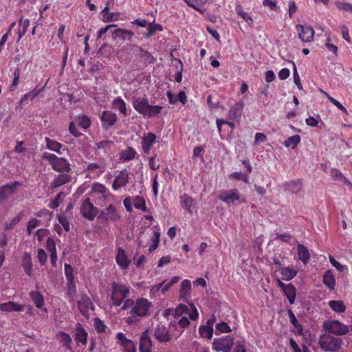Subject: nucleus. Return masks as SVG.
Returning <instances> with one entry per match:
<instances>
[{
  "label": "nucleus",
  "mask_w": 352,
  "mask_h": 352,
  "mask_svg": "<svg viewBox=\"0 0 352 352\" xmlns=\"http://www.w3.org/2000/svg\"><path fill=\"white\" fill-rule=\"evenodd\" d=\"M280 272L283 280H289L296 276L298 272L293 267H285L280 268Z\"/></svg>",
  "instance_id": "c9c22d12"
},
{
  "label": "nucleus",
  "mask_w": 352,
  "mask_h": 352,
  "mask_svg": "<svg viewBox=\"0 0 352 352\" xmlns=\"http://www.w3.org/2000/svg\"><path fill=\"white\" fill-rule=\"evenodd\" d=\"M65 193L63 192H59L56 196V197L54 198V200H52L50 204H49V207L50 208H52V209H55L56 208H58L60 205V204L63 201V199L65 198Z\"/></svg>",
  "instance_id": "4d7b16f0"
},
{
  "label": "nucleus",
  "mask_w": 352,
  "mask_h": 352,
  "mask_svg": "<svg viewBox=\"0 0 352 352\" xmlns=\"http://www.w3.org/2000/svg\"><path fill=\"white\" fill-rule=\"evenodd\" d=\"M80 213L85 219L93 221L98 214V209L91 202L90 198L87 197L82 202Z\"/></svg>",
  "instance_id": "9d476101"
},
{
  "label": "nucleus",
  "mask_w": 352,
  "mask_h": 352,
  "mask_svg": "<svg viewBox=\"0 0 352 352\" xmlns=\"http://www.w3.org/2000/svg\"><path fill=\"white\" fill-rule=\"evenodd\" d=\"M116 260L118 265L122 269H126L131 263L130 259L126 256L125 250L122 248L117 249Z\"/></svg>",
  "instance_id": "5701e85b"
},
{
  "label": "nucleus",
  "mask_w": 352,
  "mask_h": 352,
  "mask_svg": "<svg viewBox=\"0 0 352 352\" xmlns=\"http://www.w3.org/2000/svg\"><path fill=\"white\" fill-rule=\"evenodd\" d=\"M328 304L333 311L339 314L344 312L346 308L343 301L339 300H330Z\"/></svg>",
  "instance_id": "a19ab883"
},
{
  "label": "nucleus",
  "mask_w": 352,
  "mask_h": 352,
  "mask_svg": "<svg viewBox=\"0 0 352 352\" xmlns=\"http://www.w3.org/2000/svg\"><path fill=\"white\" fill-rule=\"evenodd\" d=\"M64 271L67 280H74V269L70 264L65 263Z\"/></svg>",
  "instance_id": "052dcab7"
},
{
  "label": "nucleus",
  "mask_w": 352,
  "mask_h": 352,
  "mask_svg": "<svg viewBox=\"0 0 352 352\" xmlns=\"http://www.w3.org/2000/svg\"><path fill=\"white\" fill-rule=\"evenodd\" d=\"M139 52H140L141 58L148 64L153 63L155 61V58L148 51L144 50L142 47H139Z\"/></svg>",
  "instance_id": "3c124183"
},
{
  "label": "nucleus",
  "mask_w": 352,
  "mask_h": 352,
  "mask_svg": "<svg viewBox=\"0 0 352 352\" xmlns=\"http://www.w3.org/2000/svg\"><path fill=\"white\" fill-rule=\"evenodd\" d=\"M191 293V282L188 280H184L181 283L179 289V298L184 302H187Z\"/></svg>",
  "instance_id": "a878e982"
},
{
  "label": "nucleus",
  "mask_w": 352,
  "mask_h": 352,
  "mask_svg": "<svg viewBox=\"0 0 352 352\" xmlns=\"http://www.w3.org/2000/svg\"><path fill=\"white\" fill-rule=\"evenodd\" d=\"M216 316L212 314V316L207 320L206 324L201 325L199 327L198 331L201 338L211 339L213 336L214 329L213 326L216 322Z\"/></svg>",
  "instance_id": "ddd939ff"
},
{
  "label": "nucleus",
  "mask_w": 352,
  "mask_h": 352,
  "mask_svg": "<svg viewBox=\"0 0 352 352\" xmlns=\"http://www.w3.org/2000/svg\"><path fill=\"white\" fill-rule=\"evenodd\" d=\"M24 213L23 211L19 212L14 217L8 219L4 223L5 230H12L16 224H18L22 219Z\"/></svg>",
  "instance_id": "58836bf2"
},
{
  "label": "nucleus",
  "mask_w": 352,
  "mask_h": 352,
  "mask_svg": "<svg viewBox=\"0 0 352 352\" xmlns=\"http://www.w3.org/2000/svg\"><path fill=\"white\" fill-rule=\"evenodd\" d=\"M215 328L216 334L229 333L232 331L230 327L225 322L217 323L215 326Z\"/></svg>",
  "instance_id": "13d9d810"
},
{
  "label": "nucleus",
  "mask_w": 352,
  "mask_h": 352,
  "mask_svg": "<svg viewBox=\"0 0 352 352\" xmlns=\"http://www.w3.org/2000/svg\"><path fill=\"white\" fill-rule=\"evenodd\" d=\"M88 334L85 329L82 327L80 324H78L76 327L75 328L74 333V339L76 342V344L79 345L81 344L82 345H86L87 342Z\"/></svg>",
  "instance_id": "4be33fe9"
},
{
  "label": "nucleus",
  "mask_w": 352,
  "mask_h": 352,
  "mask_svg": "<svg viewBox=\"0 0 352 352\" xmlns=\"http://www.w3.org/2000/svg\"><path fill=\"white\" fill-rule=\"evenodd\" d=\"M86 170L93 174L94 177H99L104 172L105 164L103 162L90 163L87 165Z\"/></svg>",
  "instance_id": "c85d7f7f"
},
{
  "label": "nucleus",
  "mask_w": 352,
  "mask_h": 352,
  "mask_svg": "<svg viewBox=\"0 0 352 352\" xmlns=\"http://www.w3.org/2000/svg\"><path fill=\"white\" fill-rule=\"evenodd\" d=\"M92 201L98 206H103L106 203L113 201L114 195L102 184L95 182L89 192Z\"/></svg>",
  "instance_id": "7ed1b4c3"
},
{
  "label": "nucleus",
  "mask_w": 352,
  "mask_h": 352,
  "mask_svg": "<svg viewBox=\"0 0 352 352\" xmlns=\"http://www.w3.org/2000/svg\"><path fill=\"white\" fill-rule=\"evenodd\" d=\"M219 199L228 205L234 204L236 201L241 203L245 202L244 197L241 196L239 191L236 188L220 191Z\"/></svg>",
  "instance_id": "0eeeda50"
},
{
  "label": "nucleus",
  "mask_w": 352,
  "mask_h": 352,
  "mask_svg": "<svg viewBox=\"0 0 352 352\" xmlns=\"http://www.w3.org/2000/svg\"><path fill=\"white\" fill-rule=\"evenodd\" d=\"M67 294L70 297H74L76 294V284L74 283V280H67Z\"/></svg>",
  "instance_id": "e2e57ef3"
},
{
  "label": "nucleus",
  "mask_w": 352,
  "mask_h": 352,
  "mask_svg": "<svg viewBox=\"0 0 352 352\" xmlns=\"http://www.w3.org/2000/svg\"><path fill=\"white\" fill-rule=\"evenodd\" d=\"M43 91V89H34L30 92L25 94L23 95V96L21 98L20 102L21 103H27L29 100L32 101L33 100L41 91Z\"/></svg>",
  "instance_id": "c03bdc74"
},
{
  "label": "nucleus",
  "mask_w": 352,
  "mask_h": 352,
  "mask_svg": "<svg viewBox=\"0 0 352 352\" xmlns=\"http://www.w3.org/2000/svg\"><path fill=\"white\" fill-rule=\"evenodd\" d=\"M22 184L19 182H10L0 188V201H5L16 192L17 188Z\"/></svg>",
  "instance_id": "4468645a"
},
{
  "label": "nucleus",
  "mask_w": 352,
  "mask_h": 352,
  "mask_svg": "<svg viewBox=\"0 0 352 352\" xmlns=\"http://www.w3.org/2000/svg\"><path fill=\"white\" fill-rule=\"evenodd\" d=\"M162 109V107L160 105H148V108L147 109V111L144 115V117L151 118L153 117L157 116Z\"/></svg>",
  "instance_id": "49530a36"
},
{
  "label": "nucleus",
  "mask_w": 352,
  "mask_h": 352,
  "mask_svg": "<svg viewBox=\"0 0 352 352\" xmlns=\"http://www.w3.org/2000/svg\"><path fill=\"white\" fill-rule=\"evenodd\" d=\"M25 305L18 304L14 301H9L0 304V310L2 312H21L24 310Z\"/></svg>",
  "instance_id": "412c9836"
},
{
  "label": "nucleus",
  "mask_w": 352,
  "mask_h": 352,
  "mask_svg": "<svg viewBox=\"0 0 352 352\" xmlns=\"http://www.w3.org/2000/svg\"><path fill=\"white\" fill-rule=\"evenodd\" d=\"M19 25L21 26V28L19 30L18 32L17 42H19L22 38V37L25 34L27 30L30 26V20L28 19L23 20V17H21L19 20Z\"/></svg>",
  "instance_id": "79ce46f5"
},
{
  "label": "nucleus",
  "mask_w": 352,
  "mask_h": 352,
  "mask_svg": "<svg viewBox=\"0 0 352 352\" xmlns=\"http://www.w3.org/2000/svg\"><path fill=\"white\" fill-rule=\"evenodd\" d=\"M136 155L135 150L132 147H129L122 151L120 153V159L124 161H129L135 158Z\"/></svg>",
  "instance_id": "de8ad7c7"
},
{
  "label": "nucleus",
  "mask_w": 352,
  "mask_h": 352,
  "mask_svg": "<svg viewBox=\"0 0 352 352\" xmlns=\"http://www.w3.org/2000/svg\"><path fill=\"white\" fill-rule=\"evenodd\" d=\"M148 100L146 98H138L134 100L133 102V108L138 111L139 113L142 114L144 116L147 109L148 108Z\"/></svg>",
  "instance_id": "393cba45"
},
{
  "label": "nucleus",
  "mask_w": 352,
  "mask_h": 352,
  "mask_svg": "<svg viewBox=\"0 0 352 352\" xmlns=\"http://www.w3.org/2000/svg\"><path fill=\"white\" fill-rule=\"evenodd\" d=\"M342 343V340L341 338H336L329 333L321 336L319 340L320 347L327 351H337Z\"/></svg>",
  "instance_id": "39448f33"
},
{
  "label": "nucleus",
  "mask_w": 352,
  "mask_h": 352,
  "mask_svg": "<svg viewBox=\"0 0 352 352\" xmlns=\"http://www.w3.org/2000/svg\"><path fill=\"white\" fill-rule=\"evenodd\" d=\"M117 115L111 111H104L100 116L103 129H108L117 121Z\"/></svg>",
  "instance_id": "a211bd4d"
},
{
  "label": "nucleus",
  "mask_w": 352,
  "mask_h": 352,
  "mask_svg": "<svg viewBox=\"0 0 352 352\" xmlns=\"http://www.w3.org/2000/svg\"><path fill=\"white\" fill-rule=\"evenodd\" d=\"M71 180V176L67 174H60L56 176L51 184L52 188H56L64 185Z\"/></svg>",
  "instance_id": "f704fd0d"
},
{
  "label": "nucleus",
  "mask_w": 352,
  "mask_h": 352,
  "mask_svg": "<svg viewBox=\"0 0 352 352\" xmlns=\"http://www.w3.org/2000/svg\"><path fill=\"white\" fill-rule=\"evenodd\" d=\"M154 337L160 342H167L171 338V336L166 327L162 324H158L155 327Z\"/></svg>",
  "instance_id": "dca6fc26"
},
{
  "label": "nucleus",
  "mask_w": 352,
  "mask_h": 352,
  "mask_svg": "<svg viewBox=\"0 0 352 352\" xmlns=\"http://www.w3.org/2000/svg\"><path fill=\"white\" fill-rule=\"evenodd\" d=\"M116 339L117 343L121 347L122 352H137L135 342L128 339L122 332H118Z\"/></svg>",
  "instance_id": "9b49d317"
},
{
  "label": "nucleus",
  "mask_w": 352,
  "mask_h": 352,
  "mask_svg": "<svg viewBox=\"0 0 352 352\" xmlns=\"http://www.w3.org/2000/svg\"><path fill=\"white\" fill-rule=\"evenodd\" d=\"M324 328L329 333L343 336L349 333V327L338 320H329L324 322Z\"/></svg>",
  "instance_id": "6e6552de"
},
{
  "label": "nucleus",
  "mask_w": 352,
  "mask_h": 352,
  "mask_svg": "<svg viewBox=\"0 0 352 352\" xmlns=\"http://www.w3.org/2000/svg\"><path fill=\"white\" fill-rule=\"evenodd\" d=\"M188 6L193 8L195 10L201 11L199 7L204 6L207 0H184Z\"/></svg>",
  "instance_id": "bf43d9fd"
},
{
  "label": "nucleus",
  "mask_w": 352,
  "mask_h": 352,
  "mask_svg": "<svg viewBox=\"0 0 352 352\" xmlns=\"http://www.w3.org/2000/svg\"><path fill=\"white\" fill-rule=\"evenodd\" d=\"M243 110V103L236 102L230 107L228 117L230 120H235L240 118Z\"/></svg>",
  "instance_id": "72a5a7b5"
},
{
  "label": "nucleus",
  "mask_w": 352,
  "mask_h": 352,
  "mask_svg": "<svg viewBox=\"0 0 352 352\" xmlns=\"http://www.w3.org/2000/svg\"><path fill=\"white\" fill-rule=\"evenodd\" d=\"M298 38L304 43H310L313 41L315 34L314 30L310 26H304L300 24L296 25Z\"/></svg>",
  "instance_id": "f8f14e48"
},
{
  "label": "nucleus",
  "mask_w": 352,
  "mask_h": 352,
  "mask_svg": "<svg viewBox=\"0 0 352 352\" xmlns=\"http://www.w3.org/2000/svg\"><path fill=\"white\" fill-rule=\"evenodd\" d=\"M43 158L46 160L56 171L67 173L72 170L71 164L65 158L58 157L54 154L47 152L43 153Z\"/></svg>",
  "instance_id": "20e7f679"
},
{
  "label": "nucleus",
  "mask_w": 352,
  "mask_h": 352,
  "mask_svg": "<svg viewBox=\"0 0 352 352\" xmlns=\"http://www.w3.org/2000/svg\"><path fill=\"white\" fill-rule=\"evenodd\" d=\"M129 175L128 171L124 169L116 176L113 184L112 189L115 191L118 190L120 188L124 187L129 182Z\"/></svg>",
  "instance_id": "2eb2a0df"
},
{
  "label": "nucleus",
  "mask_w": 352,
  "mask_h": 352,
  "mask_svg": "<svg viewBox=\"0 0 352 352\" xmlns=\"http://www.w3.org/2000/svg\"><path fill=\"white\" fill-rule=\"evenodd\" d=\"M58 336L60 338V342L61 344L66 347L67 349L71 350L72 349V340L70 336L65 332L60 331L58 333Z\"/></svg>",
  "instance_id": "09e8293b"
},
{
  "label": "nucleus",
  "mask_w": 352,
  "mask_h": 352,
  "mask_svg": "<svg viewBox=\"0 0 352 352\" xmlns=\"http://www.w3.org/2000/svg\"><path fill=\"white\" fill-rule=\"evenodd\" d=\"M37 217L43 218L45 221H50L52 217V213L47 209H42L36 213Z\"/></svg>",
  "instance_id": "338daca9"
},
{
  "label": "nucleus",
  "mask_w": 352,
  "mask_h": 352,
  "mask_svg": "<svg viewBox=\"0 0 352 352\" xmlns=\"http://www.w3.org/2000/svg\"><path fill=\"white\" fill-rule=\"evenodd\" d=\"M180 203L182 208L186 209L189 212L192 211V208L196 204L195 200L186 194H184L180 197Z\"/></svg>",
  "instance_id": "2f4dec72"
},
{
  "label": "nucleus",
  "mask_w": 352,
  "mask_h": 352,
  "mask_svg": "<svg viewBox=\"0 0 352 352\" xmlns=\"http://www.w3.org/2000/svg\"><path fill=\"white\" fill-rule=\"evenodd\" d=\"M29 296L37 308L41 309L45 312L47 311V309L45 308H43L44 298L43 296L40 292L36 291H31L29 293Z\"/></svg>",
  "instance_id": "7c9ffc66"
},
{
  "label": "nucleus",
  "mask_w": 352,
  "mask_h": 352,
  "mask_svg": "<svg viewBox=\"0 0 352 352\" xmlns=\"http://www.w3.org/2000/svg\"><path fill=\"white\" fill-rule=\"evenodd\" d=\"M22 266L25 274L28 276H32V263L29 253H25L22 259Z\"/></svg>",
  "instance_id": "4c0bfd02"
},
{
  "label": "nucleus",
  "mask_w": 352,
  "mask_h": 352,
  "mask_svg": "<svg viewBox=\"0 0 352 352\" xmlns=\"http://www.w3.org/2000/svg\"><path fill=\"white\" fill-rule=\"evenodd\" d=\"M131 287L129 285L113 282L111 284L110 301L113 306L120 307L122 311L129 310L133 304L130 298Z\"/></svg>",
  "instance_id": "f257e3e1"
},
{
  "label": "nucleus",
  "mask_w": 352,
  "mask_h": 352,
  "mask_svg": "<svg viewBox=\"0 0 352 352\" xmlns=\"http://www.w3.org/2000/svg\"><path fill=\"white\" fill-rule=\"evenodd\" d=\"M285 296L288 299L289 303L291 305L294 304L296 300V288L295 287L289 283L288 284V287H286L285 290L283 292Z\"/></svg>",
  "instance_id": "37998d69"
},
{
  "label": "nucleus",
  "mask_w": 352,
  "mask_h": 352,
  "mask_svg": "<svg viewBox=\"0 0 352 352\" xmlns=\"http://www.w3.org/2000/svg\"><path fill=\"white\" fill-rule=\"evenodd\" d=\"M322 282L330 291L335 289L336 283L332 270H328L325 272L322 277Z\"/></svg>",
  "instance_id": "c756f323"
},
{
  "label": "nucleus",
  "mask_w": 352,
  "mask_h": 352,
  "mask_svg": "<svg viewBox=\"0 0 352 352\" xmlns=\"http://www.w3.org/2000/svg\"><path fill=\"white\" fill-rule=\"evenodd\" d=\"M150 14L153 17V21L150 22L148 26L147 27L148 30L153 35L155 34L157 32H161L163 30V27L160 24L155 23V17L153 15V12H151Z\"/></svg>",
  "instance_id": "8fccbe9b"
},
{
  "label": "nucleus",
  "mask_w": 352,
  "mask_h": 352,
  "mask_svg": "<svg viewBox=\"0 0 352 352\" xmlns=\"http://www.w3.org/2000/svg\"><path fill=\"white\" fill-rule=\"evenodd\" d=\"M184 316H188L192 320H197L199 318V312L193 303L188 305L179 304L174 311L175 320L179 319Z\"/></svg>",
  "instance_id": "423d86ee"
},
{
  "label": "nucleus",
  "mask_w": 352,
  "mask_h": 352,
  "mask_svg": "<svg viewBox=\"0 0 352 352\" xmlns=\"http://www.w3.org/2000/svg\"><path fill=\"white\" fill-rule=\"evenodd\" d=\"M296 248L299 260L305 265L308 263L310 259V254L307 248L300 243L297 245Z\"/></svg>",
  "instance_id": "473e14b6"
},
{
  "label": "nucleus",
  "mask_w": 352,
  "mask_h": 352,
  "mask_svg": "<svg viewBox=\"0 0 352 352\" xmlns=\"http://www.w3.org/2000/svg\"><path fill=\"white\" fill-rule=\"evenodd\" d=\"M112 107L119 111L120 113L124 116L127 115L126 102L120 97H117L112 101Z\"/></svg>",
  "instance_id": "e433bc0d"
},
{
  "label": "nucleus",
  "mask_w": 352,
  "mask_h": 352,
  "mask_svg": "<svg viewBox=\"0 0 352 352\" xmlns=\"http://www.w3.org/2000/svg\"><path fill=\"white\" fill-rule=\"evenodd\" d=\"M156 140V135L153 133L144 134L142 138V148L144 153H149Z\"/></svg>",
  "instance_id": "aec40b11"
},
{
  "label": "nucleus",
  "mask_w": 352,
  "mask_h": 352,
  "mask_svg": "<svg viewBox=\"0 0 352 352\" xmlns=\"http://www.w3.org/2000/svg\"><path fill=\"white\" fill-rule=\"evenodd\" d=\"M175 323H177L181 328L184 329L189 325L190 322L187 316H184L182 318L171 322L170 325H174Z\"/></svg>",
  "instance_id": "680f3d73"
},
{
  "label": "nucleus",
  "mask_w": 352,
  "mask_h": 352,
  "mask_svg": "<svg viewBox=\"0 0 352 352\" xmlns=\"http://www.w3.org/2000/svg\"><path fill=\"white\" fill-rule=\"evenodd\" d=\"M45 141L46 142V146L49 150L57 153H61L60 149L63 147V144L47 137L45 138Z\"/></svg>",
  "instance_id": "ea45409f"
},
{
  "label": "nucleus",
  "mask_w": 352,
  "mask_h": 352,
  "mask_svg": "<svg viewBox=\"0 0 352 352\" xmlns=\"http://www.w3.org/2000/svg\"><path fill=\"white\" fill-rule=\"evenodd\" d=\"M233 344V339L229 336H226L219 338H214L212 344V348L217 352H230Z\"/></svg>",
  "instance_id": "1a4fd4ad"
},
{
  "label": "nucleus",
  "mask_w": 352,
  "mask_h": 352,
  "mask_svg": "<svg viewBox=\"0 0 352 352\" xmlns=\"http://www.w3.org/2000/svg\"><path fill=\"white\" fill-rule=\"evenodd\" d=\"M120 217L116 210V208L113 204H109L106 210L101 211L99 214V219H104L105 221H116Z\"/></svg>",
  "instance_id": "f3484780"
},
{
  "label": "nucleus",
  "mask_w": 352,
  "mask_h": 352,
  "mask_svg": "<svg viewBox=\"0 0 352 352\" xmlns=\"http://www.w3.org/2000/svg\"><path fill=\"white\" fill-rule=\"evenodd\" d=\"M94 327L98 333H100L105 332L107 326L105 325V324L104 323L103 321H102L98 318H96L94 319Z\"/></svg>",
  "instance_id": "0e129e2a"
},
{
  "label": "nucleus",
  "mask_w": 352,
  "mask_h": 352,
  "mask_svg": "<svg viewBox=\"0 0 352 352\" xmlns=\"http://www.w3.org/2000/svg\"><path fill=\"white\" fill-rule=\"evenodd\" d=\"M160 232L159 230L155 231L153 232V236L151 239L152 244L150 245L148 248V252H152L153 251L155 250L158 245L160 242Z\"/></svg>",
  "instance_id": "5fc2aeb1"
},
{
  "label": "nucleus",
  "mask_w": 352,
  "mask_h": 352,
  "mask_svg": "<svg viewBox=\"0 0 352 352\" xmlns=\"http://www.w3.org/2000/svg\"><path fill=\"white\" fill-rule=\"evenodd\" d=\"M152 341L147 332L142 333L140 339V352H151Z\"/></svg>",
  "instance_id": "bb28decb"
},
{
  "label": "nucleus",
  "mask_w": 352,
  "mask_h": 352,
  "mask_svg": "<svg viewBox=\"0 0 352 352\" xmlns=\"http://www.w3.org/2000/svg\"><path fill=\"white\" fill-rule=\"evenodd\" d=\"M302 183L300 179L292 180L283 185V190L292 193H297L302 188Z\"/></svg>",
  "instance_id": "cd10ccee"
},
{
  "label": "nucleus",
  "mask_w": 352,
  "mask_h": 352,
  "mask_svg": "<svg viewBox=\"0 0 352 352\" xmlns=\"http://www.w3.org/2000/svg\"><path fill=\"white\" fill-rule=\"evenodd\" d=\"M151 307L152 302L147 298H140L136 300H133V304L129 309V316L125 319L126 323L131 325L139 321L140 318L148 316Z\"/></svg>",
  "instance_id": "f03ea898"
},
{
  "label": "nucleus",
  "mask_w": 352,
  "mask_h": 352,
  "mask_svg": "<svg viewBox=\"0 0 352 352\" xmlns=\"http://www.w3.org/2000/svg\"><path fill=\"white\" fill-rule=\"evenodd\" d=\"M79 125L84 129H88L91 126V120L85 115L79 117Z\"/></svg>",
  "instance_id": "774afa93"
},
{
  "label": "nucleus",
  "mask_w": 352,
  "mask_h": 352,
  "mask_svg": "<svg viewBox=\"0 0 352 352\" xmlns=\"http://www.w3.org/2000/svg\"><path fill=\"white\" fill-rule=\"evenodd\" d=\"M133 206L136 209L146 211L145 200L142 196H136L133 201Z\"/></svg>",
  "instance_id": "864d4df0"
},
{
  "label": "nucleus",
  "mask_w": 352,
  "mask_h": 352,
  "mask_svg": "<svg viewBox=\"0 0 352 352\" xmlns=\"http://www.w3.org/2000/svg\"><path fill=\"white\" fill-rule=\"evenodd\" d=\"M301 138L298 135H294L289 137L284 142L285 147H292L294 149L297 147L298 144L300 142Z\"/></svg>",
  "instance_id": "a18cd8bd"
},
{
  "label": "nucleus",
  "mask_w": 352,
  "mask_h": 352,
  "mask_svg": "<svg viewBox=\"0 0 352 352\" xmlns=\"http://www.w3.org/2000/svg\"><path fill=\"white\" fill-rule=\"evenodd\" d=\"M90 304L89 298L87 296H83L81 300L78 302V307L81 313L84 314L88 309V306Z\"/></svg>",
  "instance_id": "603ef678"
},
{
  "label": "nucleus",
  "mask_w": 352,
  "mask_h": 352,
  "mask_svg": "<svg viewBox=\"0 0 352 352\" xmlns=\"http://www.w3.org/2000/svg\"><path fill=\"white\" fill-rule=\"evenodd\" d=\"M41 225H42V223H41V220H39L36 218H31L28 223V226H27L28 234L30 235L32 230L35 229L36 228H37Z\"/></svg>",
  "instance_id": "6e6d98bb"
},
{
  "label": "nucleus",
  "mask_w": 352,
  "mask_h": 352,
  "mask_svg": "<svg viewBox=\"0 0 352 352\" xmlns=\"http://www.w3.org/2000/svg\"><path fill=\"white\" fill-rule=\"evenodd\" d=\"M336 6L337 8L340 10L352 12V3H349L347 2L337 1L336 3Z\"/></svg>",
  "instance_id": "69168bd1"
},
{
  "label": "nucleus",
  "mask_w": 352,
  "mask_h": 352,
  "mask_svg": "<svg viewBox=\"0 0 352 352\" xmlns=\"http://www.w3.org/2000/svg\"><path fill=\"white\" fill-rule=\"evenodd\" d=\"M113 38L114 40L118 38H121L122 41H131L133 37L134 36V33L132 31L127 30L122 28H117L114 30L112 32Z\"/></svg>",
  "instance_id": "b1692460"
},
{
  "label": "nucleus",
  "mask_w": 352,
  "mask_h": 352,
  "mask_svg": "<svg viewBox=\"0 0 352 352\" xmlns=\"http://www.w3.org/2000/svg\"><path fill=\"white\" fill-rule=\"evenodd\" d=\"M96 153L101 157L109 156L114 143L111 141L104 140L97 143Z\"/></svg>",
  "instance_id": "6ab92c4d"
}]
</instances>
